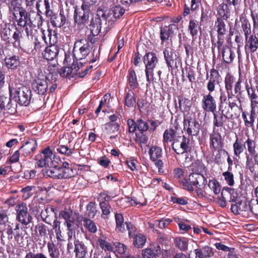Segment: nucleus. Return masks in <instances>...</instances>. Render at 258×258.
<instances>
[{"label":"nucleus","instance_id":"obj_27","mask_svg":"<svg viewBox=\"0 0 258 258\" xmlns=\"http://www.w3.org/2000/svg\"><path fill=\"white\" fill-rule=\"evenodd\" d=\"M18 4V0H11L9 4L10 13L13 16V20L18 16V14L20 15V12L22 9H25L22 7L17 6Z\"/></svg>","mask_w":258,"mask_h":258},{"label":"nucleus","instance_id":"obj_34","mask_svg":"<svg viewBox=\"0 0 258 258\" xmlns=\"http://www.w3.org/2000/svg\"><path fill=\"white\" fill-rule=\"evenodd\" d=\"M5 61L6 66L11 69H16L20 64L19 57L16 55L6 57Z\"/></svg>","mask_w":258,"mask_h":258},{"label":"nucleus","instance_id":"obj_24","mask_svg":"<svg viewBox=\"0 0 258 258\" xmlns=\"http://www.w3.org/2000/svg\"><path fill=\"white\" fill-rule=\"evenodd\" d=\"M50 17L51 23L54 27L60 28L64 25L66 22L64 15L61 13L51 15Z\"/></svg>","mask_w":258,"mask_h":258},{"label":"nucleus","instance_id":"obj_35","mask_svg":"<svg viewBox=\"0 0 258 258\" xmlns=\"http://www.w3.org/2000/svg\"><path fill=\"white\" fill-rule=\"evenodd\" d=\"M59 179H66L74 176V173L72 168H63L58 167Z\"/></svg>","mask_w":258,"mask_h":258},{"label":"nucleus","instance_id":"obj_22","mask_svg":"<svg viewBox=\"0 0 258 258\" xmlns=\"http://www.w3.org/2000/svg\"><path fill=\"white\" fill-rule=\"evenodd\" d=\"M196 254L195 258H209L214 255L212 248L209 246H205L202 249L194 250Z\"/></svg>","mask_w":258,"mask_h":258},{"label":"nucleus","instance_id":"obj_47","mask_svg":"<svg viewBox=\"0 0 258 258\" xmlns=\"http://www.w3.org/2000/svg\"><path fill=\"white\" fill-rule=\"evenodd\" d=\"M119 125L117 123H108L106 124L105 130L108 134H115L118 131Z\"/></svg>","mask_w":258,"mask_h":258},{"label":"nucleus","instance_id":"obj_43","mask_svg":"<svg viewBox=\"0 0 258 258\" xmlns=\"http://www.w3.org/2000/svg\"><path fill=\"white\" fill-rule=\"evenodd\" d=\"M27 11V10L25 9H22L21 11L20 12V15H22V17H24V21L25 22V24L26 26V27L25 28V31L27 34V35L28 37L30 36L31 35L30 32L29 31V29L27 27V26L29 27V10Z\"/></svg>","mask_w":258,"mask_h":258},{"label":"nucleus","instance_id":"obj_64","mask_svg":"<svg viewBox=\"0 0 258 258\" xmlns=\"http://www.w3.org/2000/svg\"><path fill=\"white\" fill-rule=\"evenodd\" d=\"M56 150L59 153L67 156L71 155L73 153L72 149L64 145L59 146Z\"/></svg>","mask_w":258,"mask_h":258},{"label":"nucleus","instance_id":"obj_58","mask_svg":"<svg viewBox=\"0 0 258 258\" xmlns=\"http://www.w3.org/2000/svg\"><path fill=\"white\" fill-rule=\"evenodd\" d=\"M125 10L119 6L114 7L112 10L111 14L115 18H119L124 13Z\"/></svg>","mask_w":258,"mask_h":258},{"label":"nucleus","instance_id":"obj_29","mask_svg":"<svg viewBox=\"0 0 258 258\" xmlns=\"http://www.w3.org/2000/svg\"><path fill=\"white\" fill-rule=\"evenodd\" d=\"M220 52L222 53L224 61L227 63H231L234 59V55L229 46H225Z\"/></svg>","mask_w":258,"mask_h":258},{"label":"nucleus","instance_id":"obj_6","mask_svg":"<svg viewBox=\"0 0 258 258\" xmlns=\"http://www.w3.org/2000/svg\"><path fill=\"white\" fill-rule=\"evenodd\" d=\"M16 101L21 105L28 106L32 99L31 90L26 86L19 87L15 91Z\"/></svg>","mask_w":258,"mask_h":258},{"label":"nucleus","instance_id":"obj_10","mask_svg":"<svg viewBox=\"0 0 258 258\" xmlns=\"http://www.w3.org/2000/svg\"><path fill=\"white\" fill-rule=\"evenodd\" d=\"M16 211L17 212V219L22 224L27 225L32 222V217L28 213L27 208L25 205H17Z\"/></svg>","mask_w":258,"mask_h":258},{"label":"nucleus","instance_id":"obj_62","mask_svg":"<svg viewBox=\"0 0 258 258\" xmlns=\"http://www.w3.org/2000/svg\"><path fill=\"white\" fill-rule=\"evenodd\" d=\"M16 31L13 34L12 37L14 40V42H18L19 44L20 43V39L22 38V33L23 30H21V29H19L16 27Z\"/></svg>","mask_w":258,"mask_h":258},{"label":"nucleus","instance_id":"obj_18","mask_svg":"<svg viewBox=\"0 0 258 258\" xmlns=\"http://www.w3.org/2000/svg\"><path fill=\"white\" fill-rule=\"evenodd\" d=\"M249 209L248 205L245 201H242L238 199L231 205V211L235 215L240 214L241 212L246 211Z\"/></svg>","mask_w":258,"mask_h":258},{"label":"nucleus","instance_id":"obj_49","mask_svg":"<svg viewBox=\"0 0 258 258\" xmlns=\"http://www.w3.org/2000/svg\"><path fill=\"white\" fill-rule=\"evenodd\" d=\"M233 147L234 155L236 156H239L244 151V145H243L241 142H239L237 139L234 143Z\"/></svg>","mask_w":258,"mask_h":258},{"label":"nucleus","instance_id":"obj_15","mask_svg":"<svg viewBox=\"0 0 258 258\" xmlns=\"http://www.w3.org/2000/svg\"><path fill=\"white\" fill-rule=\"evenodd\" d=\"M202 102V107L204 110L212 112H214L216 110V101L210 93L204 96Z\"/></svg>","mask_w":258,"mask_h":258},{"label":"nucleus","instance_id":"obj_38","mask_svg":"<svg viewBox=\"0 0 258 258\" xmlns=\"http://www.w3.org/2000/svg\"><path fill=\"white\" fill-rule=\"evenodd\" d=\"M185 75L188 79L190 82L192 83L195 81V72L191 68L186 67L184 70H182V78L183 81L184 80Z\"/></svg>","mask_w":258,"mask_h":258},{"label":"nucleus","instance_id":"obj_19","mask_svg":"<svg viewBox=\"0 0 258 258\" xmlns=\"http://www.w3.org/2000/svg\"><path fill=\"white\" fill-rule=\"evenodd\" d=\"M74 252L76 253L77 258H86L87 254V248L85 244L79 240L75 241Z\"/></svg>","mask_w":258,"mask_h":258},{"label":"nucleus","instance_id":"obj_30","mask_svg":"<svg viewBox=\"0 0 258 258\" xmlns=\"http://www.w3.org/2000/svg\"><path fill=\"white\" fill-rule=\"evenodd\" d=\"M215 27L216 28L218 36L224 37L227 32V29L226 25L222 19H217L215 22Z\"/></svg>","mask_w":258,"mask_h":258},{"label":"nucleus","instance_id":"obj_53","mask_svg":"<svg viewBox=\"0 0 258 258\" xmlns=\"http://www.w3.org/2000/svg\"><path fill=\"white\" fill-rule=\"evenodd\" d=\"M85 226L91 232L95 233L97 231V227L95 223L90 219H85L84 220Z\"/></svg>","mask_w":258,"mask_h":258},{"label":"nucleus","instance_id":"obj_4","mask_svg":"<svg viewBox=\"0 0 258 258\" xmlns=\"http://www.w3.org/2000/svg\"><path fill=\"white\" fill-rule=\"evenodd\" d=\"M145 64V73L147 81L149 82L153 80V70L158 62L156 54L153 52H147L143 57Z\"/></svg>","mask_w":258,"mask_h":258},{"label":"nucleus","instance_id":"obj_31","mask_svg":"<svg viewBox=\"0 0 258 258\" xmlns=\"http://www.w3.org/2000/svg\"><path fill=\"white\" fill-rule=\"evenodd\" d=\"M176 28L174 25H170L167 27L161 28L160 38L162 42L167 40L170 35L173 33L172 29Z\"/></svg>","mask_w":258,"mask_h":258},{"label":"nucleus","instance_id":"obj_7","mask_svg":"<svg viewBox=\"0 0 258 258\" xmlns=\"http://www.w3.org/2000/svg\"><path fill=\"white\" fill-rule=\"evenodd\" d=\"M163 54L166 63L169 68L173 70L178 67L180 59L174 49L167 47L164 50Z\"/></svg>","mask_w":258,"mask_h":258},{"label":"nucleus","instance_id":"obj_3","mask_svg":"<svg viewBox=\"0 0 258 258\" xmlns=\"http://www.w3.org/2000/svg\"><path fill=\"white\" fill-rule=\"evenodd\" d=\"M93 48L92 43L85 39H82L75 43L73 53L77 59L85 58Z\"/></svg>","mask_w":258,"mask_h":258},{"label":"nucleus","instance_id":"obj_20","mask_svg":"<svg viewBox=\"0 0 258 258\" xmlns=\"http://www.w3.org/2000/svg\"><path fill=\"white\" fill-rule=\"evenodd\" d=\"M59 49L57 46L51 45L45 48L43 56L45 59L48 60H52L56 58Z\"/></svg>","mask_w":258,"mask_h":258},{"label":"nucleus","instance_id":"obj_52","mask_svg":"<svg viewBox=\"0 0 258 258\" xmlns=\"http://www.w3.org/2000/svg\"><path fill=\"white\" fill-rule=\"evenodd\" d=\"M208 185L216 195L218 194L221 190L220 186L218 182L216 180H210L209 181Z\"/></svg>","mask_w":258,"mask_h":258},{"label":"nucleus","instance_id":"obj_2","mask_svg":"<svg viewBox=\"0 0 258 258\" xmlns=\"http://www.w3.org/2000/svg\"><path fill=\"white\" fill-rule=\"evenodd\" d=\"M198 165L199 169L197 170L199 172L190 173L187 178H183L181 181L183 187L184 189L192 191L194 190L193 186L197 188H205L207 183L206 178L204 176L202 173L206 171V168L203 164L198 163Z\"/></svg>","mask_w":258,"mask_h":258},{"label":"nucleus","instance_id":"obj_17","mask_svg":"<svg viewBox=\"0 0 258 258\" xmlns=\"http://www.w3.org/2000/svg\"><path fill=\"white\" fill-rule=\"evenodd\" d=\"M89 14L83 11L81 9H75L74 14L75 22L78 25H85L88 21Z\"/></svg>","mask_w":258,"mask_h":258},{"label":"nucleus","instance_id":"obj_26","mask_svg":"<svg viewBox=\"0 0 258 258\" xmlns=\"http://www.w3.org/2000/svg\"><path fill=\"white\" fill-rule=\"evenodd\" d=\"M245 40V47H248L250 52H255L258 48V38L255 35H252Z\"/></svg>","mask_w":258,"mask_h":258},{"label":"nucleus","instance_id":"obj_14","mask_svg":"<svg viewBox=\"0 0 258 258\" xmlns=\"http://www.w3.org/2000/svg\"><path fill=\"white\" fill-rule=\"evenodd\" d=\"M37 147V143L36 140L29 139L19 149L20 152H21V158L25 157L30 155L36 149Z\"/></svg>","mask_w":258,"mask_h":258},{"label":"nucleus","instance_id":"obj_50","mask_svg":"<svg viewBox=\"0 0 258 258\" xmlns=\"http://www.w3.org/2000/svg\"><path fill=\"white\" fill-rule=\"evenodd\" d=\"M136 103L134 93H127L125 97V104L128 107H133Z\"/></svg>","mask_w":258,"mask_h":258},{"label":"nucleus","instance_id":"obj_63","mask_svg":"<svg viewBox=\"0 0 258 258\" xmlns=\"http://www.w3.org/2000/svg\"><path fill=\"white\" fill-rule=\"evenodd\" d=\"M220 78V76L217 70L214 69L211 70L210 81L219 83Z\"/></svg>","mask_w":258,"mask_h":258},{"label":"nucleus","instance_id":"obj_37","mask_svg":"<svg viewBox=\"0 0 258 258\" xmlns=\"http://www.w3.org/2000/svg\"><path fill=\"white\" fill-rule=\"evenodd\" d=\"M244 148L247 149L248 154H254L256 150V143L251 139L248 138L244 143Z\"/></svg>","mask_w":258,"mask_h":258},{"label":"nucleus","instance_id":"obj_42","mask_svg":"<svg viewBox=\"0 0 258 258\" xmlns=\"http://www.w3.org/2000/svg\"><path fill=\"white\" fill-rule=\"evenodd\" d=\"M146 241V237L141 234L136 235L134 238V244L137 248H142Z\"/></svg>","mask_w":258,"mask_h":258},{"label":"nucleus","instance_id":"obj_5","mask_svg":"<svg viewBox=\"0 0 258 258\" xmlns=\"http://www.w3.org/2000/svg\"><path fill=\"white\" fill-rule=\"evenodd\" d=\"M107 19L106 14L102 11H99L97 15L91 19L89 29L93 36H97L99 34L102 25L106 24Z\"/></svg>","mask_w":258,"mask_h":258},{"label":"nucleus","instance_id":"obj_40","mask_svg":"<svg viewBox=\"0 0 258 258\" xmlns=\"http://www.w3.org/2000/svg\"><path fill=\"white\" fill-rule=\"evenodd\" d=\"M48 251L51 258H58L59 251L57 246L53 243H48Z\"/></svg>","mask_w":258,"mask_h":258},{"label":"nucleus","instance_id":"obj_45","mask_svg":"<svg viewBox=\"0 0 258 258\" xmlns=\"http://www.w3.org/2000/svg\"><path fill=\"white\" fill-rule=\"evenodd\" d=\"M246 158L245 166L246 168L248 169L251 173H255V165L256 162H255L251 158V156H248Z\"/></svg>","mask_w":258,"mask_h":258},{"label":"nucleus","instance_id":"obj_54","mask_svg":"<svg viewBox=\"0 0 258 258\" xmlns=\"http://www.w3.org/2000/svg\"><path fill=\"white\" fill-rule=\"evenodd\" d=\"M46 174L53 178L59 179L58 167L56 166L52 168L47 169L46 171Z\"/></svg>","mask_w":258,"mask_h":258},{"label":"nucleus","instance_id":"obj_59","mask_svg":"<svg viewBox=\"0 0 258 258\" xmlns=\"http://www.w3.org/2000/svg\"><path fill=\"white\" fill-rule=\"evenodd\" d=\"M222 175L224 176L226 182L229 186H231L234 185V180L233 174L232 173H231L229 171H226V172H223L222 173Z\"/></svg>","mask_w":258,"mask_h":258},{"label":"nucleus","instance_id":"obj_57","mask_svg":"<svg viewBox=\"0 0 258 258\" xmlns=\"http://www.w3.org/2000/svg\"><path fill=\"white\" fill-rule=\"evenodd\" d=\"M247 92L250 97L252 102L258 103V88L254 89L252 88L247 89Z\"/></svg>","mask_w":258,"mask_h":258},{"label":"nucleus","instance_id":"obj_9","mask_svg":"<svg viewBox=\"0 0 258 258\" xmlns=\"http://www.w3.org/2000/svg\"><path fill=\"white\" fill-rule=\"evenodd\" d=\"M178 139H174L172 148L173 150L177 154H183L186 151H189V139L184 136L179 137Z\"/></svg>","mask_w":258,"mask_h":258},{"label":"nucleus","instance_id":"obj_51","mask_svg":"<svg viewBox=\"0 0 258 258\" xmlns=\"http://www.w3.org/2000/svg\"><path fill=\"white\" fill-rule=\"evenodd\" d=\"M241 28L244 34L245 39H247L248 35L251 33L250 24L247 20L244 19L242 22Z\"/></svg>","mask_w":258,"mask_h":258},{"label":"nucleus","instance_id":"obj_46","mask_svg":"<svg viewBox=\"0 0 258 258\" xmlns=\"http://www.w3.org/2000/svg\"><path fill=\"white\" fill-rule=\"evenodd\" d=\"M174 243L175 245L181 250L185 251L187 249L188 244L184 238H176Z\"/></svg>","mask_w":258,"mask_h":258},{"label":"nucleus","instance_id":"obj_60","mask_svg":"<svg viewBox=\"0 0 258 258\" xmlns=\"http://www.w3.org/2000/svg\"><path fill=\"white\" fill-rule=\"evenodd\" d=\"M59 215L64 219L66 220V224L69 223V222L73 223L74 220V218L72 217V212L66 211H61L60 212Z\"/></svg>","mask_w":258,"mask_h":258},{"label":"nucleus","instance_id":"obj_44","mask_svg":"<svg viewBox=\"0 0 258 258\" xmlns=\"http://www.w3.org/2000/svg\"><path fill=\"white\" fill-rule=\"evenodd\" d=\"M175 132L172 129L166 130L163 134V142L168 143L172 141H174L175 138Z\"/></svg>","mask_w":258,"mask_h":258},{"label":"nucleus","instance_id":"obj_61","mask_svg":"<svg viewBox=\"0 0 258 258\" xmlns=\"http://www.w3.org/2000/svg\"><path fill=\"white\" fill-rule=\"evenodd\" d=\"M97 243L100 245V247L102 249H104L105 250L110 251L112 250L111 245L103 239L99 238L97 240Z\"/></svg>","mask_w":258,"mask_h":258},{"label":"nucleus","instance_id":"obj_41","mask_svg":"<svg viewBox=\"0 0 258 258\" xmlns=\"http://www.w3.org/2000/svg\"><path fill=\"white\" fill-rule=\"evenodd\" d=\"M1 37L3 39L8 42H10L11 40V36L12 35V31L8 24L4 25L3 30L1 32Z\"/></svg>","mask_w":258,"mask_h":258},{"label":"nucleus","instance_id":"obj_39","mask_svg":"<svg viewBox=\"0 0 258 258\" xmlns=\"http://www.w3.org/2000/svg\"><path fill=\"white\" fill-rule=\"evenodd\" d=\"M128 80L130 86L132 89L137 88L139 84L137 81L136 74L134 70L129 71Z\"/></svg>","mask_w":258,"mask_h":258},{"label":"nucleus","instance_id":"obj_13","mask_svg":"<svg viewBox=\"0 0 258 258\" xmlns=\"http://www.w3.org/2000/svg\"><path fill=\"white\" fill-rule=\"evenodd\" d=\"M115 218L116 224V230L122 233L128 231L129 236L131 237L132 232V228L130 227V225L132 226L131 224L130 223L124 222L123 216L120 214H116Z\"/></svg>","mask_w":258,"mask_h":258},{"label":"nucleus","instance_id":"obj_28","mask_svg":"<svg viewBox=\"0 0 258 258\" xmlns=\"http://www.w3.org/2000/svg\"><path fill=\"white\" fill-rule=\"evenodd\" d=\"M242 115L245 125L247 127H252L255 118V111L252 110L250 113L243 112Z\"/></svg>","mask_w":258,"mask_h":258},{"label":"nucleus","instance_id":"obj_11","mask_svg":"<svg viewBox=\"0 0 258 258\" xmlns=\"http://www.w3.org/2000/svg\"><path fill=\"white\" fill-rule=\"evenodd\" d=\"M49 234V228L45 224L38 223L35 226L34 235L37 237L36 240L46 242Z\"/></svg>","mask_w":258,"mask_h":258},{"label":"nucleus","instance_id":"obj_56","mask_svg":"<svg viewBox=\"0 0 258 258\" xmlns=\"http://www.w3.org/2000/svg\"><path fill=\"white\" fill-rule=\"evenodd\" d=\"M137 128L142 133L147 131L149 128L148 123L141 119L137 120Z\"/></svg>","mask_w":258,"mask_h":258},{"label":"nucleus","instance_id":"obj_36","mask_svg":"<svg viewBox=\"0 0 258 258\" xmlns=\"http://www.w3.org/2000/svg\"><path fill=\"white\" fill-rule=\"evenodd\" d=\"M228 156V152L225 150H219L215 157V162L220 165L223 164Z\"/></svg>","mask_w":258,"mask_h":258},{"label":"nucleus","instance_id":"obj_12","mask_svg":"<svg viewBox=\"0 0 258 258\" xmlns=\"http://www.w3.org/2000/svg\"><path fill=\"white\" fill-rule=\"evenodd\" d=\"M184 128L186 130L187 134L191 136H197L200 132V125L198 121L190 118L184 120Z\"/></svg>","mask_w":258,"mask_h":258},{"label":"nucleus","instance_id":"obj_21","mask_svg":"<svg viewBox=\"0 0 258 258\" xmlns=\"http://www.w3.org/2000/svg\"><path fill=\"white\" fill-rule=\"evenodd\" d=\"M109 198V197L104 194H100V197L98 198L100 201V207L104 215H108L110 213L111 207L107 202Z\"/></svg>","mask_w":258,"mask_h":258},{"label":"nucleus","instance_id":"obj_55","mask_svg":"<svg viewBox=\"0 0 258 258\" xmlns=\"http://www.w3.org/2000/svg\"><path fill=\"white\" fill-rule=\"evenodd\" d=\"M142 256L143 258H157V257L156 254L150 247L142 250Z\"/></svg>","mask_w":258,"mask_h":258},{"label":"nucleus","instance_id":"obj_32","mask_svg":"<svg viewBox=\"0 0 258 258\" xmlns=\"http://www.w3.org/2000/svg\"><path fill=\"white\" fill-rule=\"evenodd\" d=\"M150 159L153 161H156L162 157V149L157 146H152L150 148L149 152Z\"/></svg>","mask_w":258,"mask_h":258},{"label":"nucleus","instance_id":"obj_48","mask_svg":"<svg viewBox=\"0 0 258 258\" xmlns=\"http://www.w3.org/2000/svg\"><path fill=\"white\" fill-rule=\"evenodd\" d=\"M198 22L196 20H192L189 22L188 29L190 31V33L193 38L196 36L198 33Z\"/></svg>","mask_w":258,"mask_h":258},{"label":"nucleus","instance_id":"obj_1","mask_svg":"<svg viewBox=\"0 0 258 258\" xmlns=\"http://www.w3.org/2000/svg\"><path fill=\"white\" fill-rule=\"evenodd\" d=\"M56 75L50 73L47 76L39 73L32 83V89L38 94L43 95L48 89L53 92L57 86Z\"/></svg>","mask_w":258,"mask_h":258},{"label":"nucleus","instance_id":"obj_23","mask_svg":"<svg viewBox=\"0 0 258 258\" xmlns=\"http://www.w3.org/2000/svg\"><path fill=\"white\" fill-rule=\"evenodd\" d=\"M221 196L227 199V201L232 203H235L238 199L237 193L233 189L228 188L223 189L221 192Z\"/></svg>","mask_w":258,"mask_h":258},{"label":"nucleus","instance_id":"obj_8","mask_svg":"<svg viewBox=\"0 0 258 258\" xmlns=\"http://www.w3.org/2000/svg\"><path fill=\"white\" fill-rule=\"evenodd\" d=\"M52 152L49 147L44 149L40 154L36 156L37 166L40 168L52 166Z\"/></svg>","mask_w":258,"mask_h":258},{"label":"nucleus","instance_id":"obj_33","mask_svg":"<svg viewBox=\"0 0 258 258\" xmlns=\"http://www.w3.org/2000/svg\"><path fill=\"white\" fill-rule=\"evenodd\" d=\"M220 104L219 106V109L221 111L222 114H228L229 112V109H227V105L228 104L227 96L226 94L223 92L222 90H220Z\"/></svg>","mask_w":258,"mask_h":258},{"label":"nucleus","instance_id":"obj_25","mask_svg":"<svg viewBox=\"0 0 258 258\" xmlns=\"http://www.w3.org/2000/svg\"><path fill=\"white\" fill-rule=\"evenodd\" d=\"M210 141V146L212 147L215 150L222 147V137L219 133L213 132L211 134Z\"/></svg>","mask_w":258,"mask_h":258},{"label":"nucleus","instance_id":"obj_16","mask_svg":"<svg viewBox=\"0 0 258 258\" xmlns=\"http://www.w3.org/2000/svg\"><path fill=\"white\" fill-rule=\"evenodd\" d=\"M29 27H39L43 23L42 17L34 10H29Z\"/></svg>","mask_w":258,"mask_h":258}]
</instances>
